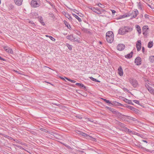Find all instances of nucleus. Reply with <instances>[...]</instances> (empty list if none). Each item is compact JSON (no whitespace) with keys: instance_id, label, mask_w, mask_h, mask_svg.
<instances>
[{"instance_id":"30","label":"nucleus","mask_w":154,"mask_h":154,"mask_svg":"<svg viewBox=\"0 0 154 154\" xmlns=\"http://www.w3.org/2000/svg\"><path fill=\"white\" fill-rule=\"evenodd\" d=\"M153 46V43L152 42L150 41L148 42V47L149 48H151Z\"/></svg>"},{"instance_id":"10","label":"nucleus","mask_w":154,"mask_h":154,"mask_svg":"<svg viewBox=\"0 0 154 154\" xmlns=\"http://www.w3.org/2000/svg\"><path fill=\"white\" fill-rule=\"evenodd\" d=\"M139 14V12L137 9H135L133 11L131 14H133L130 19L136 17Z\"/></svg>"},{"instance_id":"29","label":"nucleus","mask_w":154,"mask_h":154,"mask_svg":"<svg viewBox=\"0 0 154 154\" xmlns=\"http://www.w3.org/2000/svg\"><path fill=\"white\" fill-rule=\"evenodd\" d=\"M149 60L151 63H154V56H151L149 57Z\"/></svg>"},{"instance_id":"48","label":"nucleus","mask_w":154,"mask_h":154,"mask_svg":"<svg viewBox=\"0 0 154 154\" xmlns=\"http://www.w3.org/2000/svg\"><path fill=\"white\" fill-rule=\"evenodd\" d=\"M111 11L112 14L114 15L116 13V11L113 10H111Z\"/></svg>"},{"instance_id":"28","label":"nucleus","mask_w":154,"mask_h":154,"mask_svg":"<svg viewBox=\"0 0 154 154\" xmlns=\"http://www.w3.org/2000/svg\"><path fill=\"white\" fill-rule=\"evenodd\" d=\"M79 134L80 135L82 136L83 137H88V136H89L88 134L82 132H80V133H79Z\"/></svg>"},{"instance_id":"9","label":"nucleus","mask_w":154,"mask_h":154,"mask_svg":"<svg viewBox=\"0 0 154 154\" xmlns=\"http://www.w3.org/2000/svg\"><path fill=\"white\" fill-rule=\"evenodd\" d=\"M136 48L137 51H139L141 48V42L140 40H138L136 43Z\"/></svg>"},{"instance_id":"4","label":"nucleus","mask_w":154,"mask_h":154,"mask_svg":"<svg viewBox=\"0 0 154 154\" xmlns=\"http://www.w3.org/2000/svg\"><path fill=\"white\" fill-rule=\"evenodd\" d=\"M130 82L131 84L134 88L136 87L138 85L137 81L134 79H130Z\"/></svg>"},{"instance_id":"17","label":"nucleus","mask_w":154,"mask_h":154,"mask_svg":"<svg viewBox=\"0 0 154 154\" xmlns=\"http://www.w3.org/2000/svg\"><path fill=\"white\" fill-rule=\"evenodd\" d=\"M121 116H126L127 117V119H129L130 120H133L134 121H135L137 120V119H136L131 116H127L122 114Z\"/></svg>"},{"instance_id":"47","label":"nucleus","mask_w":154,"mask_h":154,"mask_svg":"<svg viewBox=\"0 0 154 154\" xmlns=\"http://www.w3.org/2000/svg\"><path fill=\"white\" fill-rule=\"evenodd\" d=\"M143 32V34L144 35H147V31H142Z\"/></svg>"},{"instance_id":"7","label":"nucleus","mask_w":154,"mask_h":154,"mask_svg":"<svg viewBox=\"0 0 154 154\" xmlns=\"http://www.w3.org/2000/svg\"><path fill=\"white\" fill-rule=\"evenodd\" d=\"M5 50L7 52L12 54H13V51L11 48L8 46H5L4 47Z\"/></svg>"},{"instance_id":"58","label":"nucleus","mask_w":154,"mask_h":154,"mask_svg":"<svg viewBox=\"0 0 154 154\" xmlns=\"http://www.w3.org/2000/svg\"><path fill=\"white\" fill-rule=\"evenodd\" d=\"M141 141H142V142H144L145 143H148V142L146 140H142Z\"/></svg>"},{"instance_id":"22","label":"nucleus","mask_w":154,"mask_h":154,"mask_svg":"<svg viewBox=\"0 0 154 154\" xmlns=\"http://www.w3.org/2000/svg\"><path fill=\"white\" fill-rule=\"evenodd\" d=\"M32 17L33 18H38L39 16H38V14L35 12H33L32 13Z\"/></svg>"},{"instance_id":"62","label":"nucleus","mask_w":154,"mask_h":154,"mask_svg":"<svg viewBox=\"0 0 154 154\" xmlns=\"http://www.w3.org/2000/svg\"><path fill=\"white\" fill-rule=\"evenodd\" d=\"M138 135L140 136L141 137L143 138V135Z\"/></svg>"},{"instance_id":"14","label":"nucleus","mask_w":154,"mask_h":154,"mask_svg":"<svg viewBox=\"0 0 154 154\" xmlns=\"http://www.w3.org/2000/svg\"><path fill=\"white\" fill-rule=\"evenodd\" d=\"M119 74L120 76H122L123 74V72L122 68L121 66H119L118 69Z\"/></svg>"},{"instance_id":"38","label":"nucleus","mask_w":154,"mask_h":154,"mask_svg":"<svg viewBox=\"0 0 154 154\" xmlns=\"http://www.w3.org/2000/svg\"><path fill=\"white\" fill-rule=\"evenodd\" d=\"M131 110L133 111L135 113H138L139 111V110L138 109H137L136 108H135L134 107H133V108Z\"/></svg>"},{"instance_id":"8","label":"nucleus","mask_w":154,"mask_h":154,"mask_svg":"<svg viewBox=\"0 0 154 154\" xmlns=\"http://www.w3.org/2000/svg\"><path fill=\"white\" fill-rule=\"evenodd\" d=\"M134 62L137 65H140L141 63V59L140 57H137L134 60Z\"/></svg>"},{"instance_id":"43","label":"nucleus","mask_w":154,"mask_h":154,"mask_svg":"<svg viewBox=\"0 0 154 154\" xmlns=\"http://www.w3.org/2000/svg\"><path fill=\"white\" fill-rule=\"evenodd\" d=\"M48 37L53 41L55 42V39L53 38L51 36H48Z\"/></svg>"},{"instance_id":"18","label":"nucleus","mask_w":154,"mask_h":154,"mask_svg":"<svg viewBox=\"0 0 154 154\" xmlns=\"http://www.w3.org/2000/svg\"><path fill=\"white\" fill-rule=\"evenodd\" d=\"M135 27L139 35H140L141 33V30L140 26L139 25H137L135 26Z\"/></svg>"},{"instance_id":"24","label":"nucleus","mask_w":154,"mask_h":154,"mask_svg":"<svg viewBox=\"0 0 154 154\" xmlns=\"http://www.w3.org/2000/svg\"><path fill=\"white\" fill-rule=\"evenodd\" d=\"M148 90L149 92L154 95V89L151 87V88H149Z\"/></svg>"},{"instance_id":"6","label":"nucleus","mask_w":154,"mask_h":154,"mask_svg":"<svg viewBox=\"0 0 154 154\" xmlns=\"http://www.w3.org/2000/svg\"><path fill=\"white\" fill-rule=\"evenodd\" d=\"M91 9L94 12L98 14H101L102 12L100 9L98 8L92 7L91 8Z\"/></svg>"},{"instance_id":"19","label":"nucleus","mask_w":154,"mask_h":154,"mask_svg":"<svg viewBox=\"0 0 154 154\" xmlns=\"http://www.w3.org/2000/svg\"><path fill=\"white\" fill-rule=\"evenodd\" d=\"M117 124L118 125L121 127L125 129H127L128 128L127 127H126L125 125L124 124L122 123L121 122H118Z\"/></svg>"},{"instance_id":"40","label":"nucleus","mask_w":154,"mask_h":154,"mask_svg":"<svg viewBox=\"0 0 154 154\" xmlns=\"http://www.w3.org/2000/svg\"><path fill=\"white\" fill-rule=\"evenodd\" d=\"M124 14L125 15V17H128L130 16L131 15V14L129 12H128L126 13V14Z\"/></svg>"},{"instance_id":"34","label":"nucleus","mask_w":154,"mask_h":154,"mask_svg":"<svg viewBox=\"0 0 154 154\" xmlns=\"http://www.w3.org/2000/svg\"><path fill=\"white\" fill-rule=\"evenodd\" d=\"M66 46L69 50H72V46L71 45L67 43L66 44Z\"/></svg>"},{"instance_id":"42","label":"nucleus","mask_w":154,"mask_h":154,"mask_svg":"<svg viewBox=\"0 0 154 154\" xmlns=\"http://www.w3.org/2000/svg\"><path fill=\"white\" fill-rule=\"evenodd\" d=\"M97 5L98 6H99V7H100V8H103L104 7V5L101 4L100 3H98Z\"/></svg>"},{"instance_id":"44","label":"nucleus","mask_w":154,"mask_h":154,"mask_svg":"<svg viewBox=\"0 0 154 154\" xmlns=\"http://www.w3.org/2000/svg\"><path fill=\"white\" fill-rule=\"evenodd\" d=\"M76 117L79 119H81L82 118V116L80 115H77L76 116Z\"/></svg>"},{"instance_id":"26","label":"nucleus","mask_w":154,"mask_h":154,"mask_svg":"<svg viewBox=\"0 0 154 154\" xmlns=\"http://www.w3.org/2000/svg\"><path fill=\"white\" fill-rule=\"evenodd\" d=\"M72 15L74 17H75L78 20L79 22L82 21V20L78 16L74 14H72Z\"/></svg>"},{"instance_id":"25","label":"nucleus","mask_w":154,"mask_h":154,"mask_svg":"<svg viewBox=\"0 0 154 154\" xmlns=\"http://www.w3.org/2000/svg\"><path fill=\"white\" fill-rule=\"evenodd\" d=\"M133 101L135 103L138 104L140 106H143V103H140L139 100H133Z\"/></svg>"},{"instance_id":"57","label":"nucleus","mask_w":154,"mask_h":154,"mask_svg":"<svg viewBox=\"0 0 154 154\" xmlns=\"http://www.w3.org/2000/svg\"><path fill=\"white\" fill-rule=\"evenodd\" d=\"M65 79H66V80H67L68 81H69V82H70V81L71 80V79L65 77Z\"/></svg>"},{"instance_id":"5","label":"nucleus","mask_w":154,"mask_h":154,"mask_svg":"<svg viewBox=\"0 0 154 154\" xmlns=\"http://www.w3.org/2000/svg\"><path fill=\"white\" fill-rule=\"evenodd\" d=\"M66 38L72 42H79V40L72 35H67L66 36Z\"/></svg>"},{"instance_id":"54","label":"nucleus","mask_w":154,"mask_h":154,"mask_svg":"<svg viewBox=\"0 0 154 154\" xmlns=\"http://www.w3.org/2000/svg\"><path fill=\"white\" fill-rule=\"evenodd\" d=\"M88 121H89V122H93L94 121L93 120H91V119H89V118H88Z\"/></svg>"},{"instance_id":"20","label":"nucleus","mask_w":154,"mask_h":154,"mask_svg":"<svg viewBox=\"0 0 154 154\" xmlns=\"http://www.w3.org/2000/svg\"><path fill=\"white\" fill-rule=\"evenodd\" d=\"M133 52L131 51L130 53L125 56V57L127 59H130L132 57Z\"/></svg>"},{"instance_id":"61","label":"nucleus","mask_w":154,"mask_h":154,"mask_svg":"<svg viewBox=\"0 0 154 154\" xmlns=\"http://www.w3.org/2000/svg\"><path fill=\"white\" fill-rule=\"evenodd\" d=\"M144 49H145L143 47L142 48V51L143 52H144Z\"/></svg>"},{"instance_id":"1","label":"nucleus","mask_w":154,"mask_h":154,"mask_svg":"<svg viewBox=\"0 0 154 154\" xmlns=\"http://www.w3.org/2000/svg\"><path fill=\"white\" fill-rule=\"evenodd\" d=\"M132 30V28L130 26H125L120 28L118 31V34L121 35H123L126 32H131Z\"/></svg>"},{"instance_id":"21","label":"nucleus","mask_w":154,"mask_h":154,"mask_svg":"<svg viewBox=\"0 0 154 154\" xmlns=\"http://www.w3.org/2000/svg\"><path fill=\"white\" fill-rule=\"evenodd\" d=\"M138 147L144 150V151H145L147 152H150V150L149 149H147L146 148H145L143 147L142 145H139Z\"/></svg>"},{"instance_id":"12","label":"nucleus","mask_w":154,"mask_h":154,"mask_svg":"<svg viewBox=\"0 0 154 154\" xmlns=\"http://www.w3.org/2000/svg\"><path fill=\"white\" fill-rule=\"evenodd\" d=\"M109 110L115 114L119 115L120 116L122 115V114L121 113L117 111L116 110L113 108H111Z\"/></svg>"},{"instance_id":"23","label":"nucleus","mask_w":154,"mask_h":154,"mask_svg":"<svg viewBox=\"0 0 154 154\" xmlns=\"http://www.w3.org/2000/svg\"><path fill=\"white\" fill-rule=\"evenodd\" d=\"M64 23L65 25H66V27L69 29H71V27L70 26V25L69 24L68 22L66 21V20L64 21Z\"/></svg>"},{"instance_id":"64","label":"nucleus","mask_w":154,"mask_h":154,"mask_svg":"<svg viewBox=\"0 0 154 154\" xmlns=\"http://www.w3.org/2000/svg\"><path fill=\"white\" fill-rule=\"evenodd\" d=\"M106 108H107L109 110L110 109H111V107H109L107 106V107H106Z\"/></svg>"},{"instance_id":"60","label":"nucleus","mask_w":154,"mask_h":154,"mask_svg":"<svg viewBox=\"0 0 154 154\" xmlns=\"http://www.w3.org/2000/svg\"><path fill=\"white\" fill-rule=\"evenodd\" d=\"M20 143L22 145H26V144L25 143H22V142H20Z\"/></svg>"},{"instance_id":"33","label":"nucleus","mask_w":154,"mask_h":154,"mask_svg":"<svg viewBox=\"0 0 154 154\" xmlns=\"http://www.w3.org/2000/svg\"><path fill=\"white\" fill-rule=\"evenodd\" d=\"M102 99L105 102H106V103H109V104H112L111 103V102L109 100H107L106 99H104V98H102Z\"/></svg>"},{"instance_id":"36","label":"nucleus","mask_w":154,"mask_h":154,"mask_svg":"<svg viewBox=\"0 0 154 154\" xmlns=\"http://www.w3.org/2000/svg\"><path fill=\"white\" fill-rule=\"evenodd\" d=\"M90 79L91 80H92V81H93L94 82H100V81L98 80H97V79H95V78H93V77H89Z\"/></svg>"},{"instance_id":"3","label":"nucleus","mask_w":154,"mask_h":154,"mask_svg":"<svg viewBox=\"0 0 154 154\" xmlns=\"http://www.w3.org/2000/svg\"><path fill=\"white\" fill-rule=\"evenodd\" d=\"M31 5L34 8H37L40 6V2L39 0H32L31 2Z\"/></svg>"},{"instance_id":"39","label":"nucleus","mask_w":154,"mask_h":154,"mask_svg":"<svg viewBox=\"0 0 154 154\" xmlns=\"http://www.w3.org/2000/svg\"><path fill=\"white\" fill-rule=\"evenodd\" d=\"M80 88L84 89H86V87L83 84L81 83V85L80 86Z\"/></svg>"},{"instance_id":"27","label":"nucleus","mask_w":154,"mask_h":154,"mask_svg":"<svg viewBox=\"0 0 154 154\" xmlns=\"http://www.w3.org/2000/svg\"><path fill=\"white\" fill-rule=\"evenodd\" d=\"M149 28L147 26H144L142 28V31H148V30Z\"/></svg>"},{"instance_id":"16","label":"nucleus","mask_w":154,"mask_h":154,"mask_svg":"<svg viewBox=\"0 0 154 154\" xmlns=\"http://www.w3.org/2000/svg\"><path fill=\"white\" fill-rule=\"evenodd\" d=\"M38 19L40 23L43 26L45 25V23L43 21V20L42 17V16H39L38 17Z\"/></svg>"},{"instance_id":"15","label":"nucleus","mask_w":154,"mask_h":154,"mask_svg":"<svg viewBox=\"0 0 154 154\" xmlns=\"http://www.w3.org/2000/svg\"><path fill=\"white\" fill-rule=\"evenodd\" d=\"M123 100L126 103H128L130 104L134 105V103H133L131 100H129L126 98H124Z\"/></svg>"},{"instance_id":"56","label":"nucleus","mask_w":154,"mask_h":154,"mask_svg":"<svg viewBox=\"0 0 154 154\" xmlns=\"http://www.w3.org/2000/svg\"><path fill=\"white\" fill-rule=\"evenodd\" d=\"M40 130L41 131H45V129H44L43 128H40Z\"/></svg>"},{"instance_id":"46","label":"nucleus","mask_w":154,"mask_h":154,"mask_svg":"<svg viewBox=\"0 0 154 154\" xmlns=\"http://www.w3.org/2000/svg\"><path fill=\"white\" fill-rule=\"evenodd\" d=\"M126 107L127 108H128L129 109H130L131 110L133 107L132 106H130V105H127L126 106Z\"/></svg>"},{"instance_id":"37","label":"nucleus","mask_w":154,"mask_h":154,"mask_svg":"<svg viewBox=\"0 0 154 154\" xmlns=\"http://www.w3.org/2000/svg\"><path fill=\"white\" fill-rule=\"evenodd\" d=\"M66 17L70 20H71L72 19V17L68 14H66Z\"/></svg>"},{"instance_id":"32","label":"nucleus","mask_w":154,"mask_h":154,"mask_svg":"<svg viewBox=\"0 0 154 154\" xmlns=\"http://www.w3.org/2000/svg\"><path fill=\"white\" fill-rule=\"evenodd\" d=\"M125 15L124 14L122 15H120L117 18V19L119 20V19H122L123 18H125Z\"/></svg>"},{"instance_id":"41","label":"nucleus","mask_w":154,"mask_h":154,"mask_svg":"<svg viewBox=\"0 0 154 154\" xmlns=\"http://www.w3.org/2000/svg\"><path fill=\"white\" fill-rule=\"evenodd\" d=\"M14 6L12 4H10L9 5V9L10 10L13 9L14 8Z\"/></svg>"},{"instance_id":"13","label":"nucleus","mask_w":154,"mask_h":154,"mask_svg":"<svg viewBox=\"0 0 154 154\" xmlns=\"http://www.w3.org/2000/svg\"><path fill=\"white\" fill-rule=\"evenodd\" d=\"M15 4L17 6H20L22 3L23 0H14Z\"/></svg>"},{"instance_id":"52","label":"nucleus","mask_w":154,"mask_h":154,"mask_svg":"<svg viewBox=\"0 0 154 154\" xmlns=\"http://www.w3.org/2000/svg\"><path fill=\"white\" fill-rule=\"evenodd\" d=\"M0 60L4 61H5V59L2 57L1 56H0Z\"/></svg>"},{"instance_id":"59","label":"nucleus","mask_w":154,"mask_h":154,"mask_svg":"<svg viewBox=\"0 0 154 154\" xmlns=\"http://www.w3.org/2000/svg\"><path fill=\"white\" fill-rule=\"evenodd\" d=\"M75 85H78V86H80V85H81V83H76L75 84Z\"/></svg>"},{"instance_id":"63","label":"nucleus","mask_w":154,"mask_h":154,"mask_svg":"<svg viewBox=\"0 0 154 154\" xmlns=\"http://www.w3.org/2000/svg\"><path fill=\"white\" fill-rule=\"evenodd\" d=\"M45 82L47 83H48L49 84L51 85H52L51 83H50L49 82H47V81H45Z\"/></svg>"},{"instance_id":"49","label":"nucleus","mask_w":154,"mask_h":154,"mask_svg":"<svg viewBox=\"0 0 154 154\" xmlns=\"http://www.w3.org/2000/svg\"><path fill=\"white\" fill-rule=\"evenodd\" d=\"M145 86L146 87V88L148 90V88H151V87L149 86V85L147 84H145Z\"/></svg>"},{"instance_id":"50","label":"nucleus","mask_w":154,"mask_h":154,"mask_svg":"<svg viewBox=\"0 0 154 154\" xmlns=\"http://www.w3.org/2000/svg\"><path fill=\"white\" fill-rule=\"evenodd\" d=\"M124 90L125 91H126L127 92H130L129 91L127 88H124Z\"/></svg>"},{"instance_id":"45","label":"nucleus","mask_w":154,"mask_h":154,"mask_svg":"<svg viewBox=\"0 0 154 154\" xmlns=\"http://www.w3.org/2000/svg\"><path fill=\"white\" fill-rule=\"evenodd\" d=\"M15 146L19 148L22 149V150H25L26 151L25 149L23 148L22 146H17V145H15Z\"/></svg>"},{"instance_id":"35","label":"nucleus","mask_w":154,"mask_h":154,"mask_svg":"<svg viewBox=\"0 0 154 154\" xmlns=\"http://www.w3.org/2000/svg\"><path fill=\"white\" fill-rule=\"evenodd\" d=\"M137 6H138V8L139 9H140L141 10H142V5L140 2H139L138 3Z\"/></svg>"},{"instance_id":"31","label":"nucleus","mask_w":154,"mask_h":154,"mask_svg":"<svg viewBox=\"0 0 154 154\" xmlns=\"http://www.w3.org/2000/svg\"><path fill=\"white\" fill-rule=\"evenodd\" d=\"M114 104L116 106H123V105L120 103L116 101H115L114 103Z\"/></svg>"},{"instance_id":"51","label":"nucleus","mask_w":154,"mask_h":154,"mask_svg":"<svg viewBox=\"0 0 154 154\" xmlns=\"http://www.w3.org/2000/svg\"><path fill=\"white\" fill-rule=\"evenodd\" d=\"M60 79H62L63 80H64V81H65V82H66V80H65V78H64L62 77H61V76H60Z\"/></svg>"},{"instance_id":"2","label":"nucleus","mask_w":154,"mask_h":154,"mask_svg":"<svg viewBox=\"0 0 154 154\" xmlns=\"http://www.w3.org/2000/svg\"><path fill=\"white\" fill-rule=\"evenodd\" d=\"M114 34L111 31H109L106 34V39L107 42L110 43L112 42L114 40Z\"/></svg>"},{"instance_id":"55","label":"nucleus","mask_w":154,"mask_h":154,"mask_svg":"<svg viewBox=\"0 0 154 154\" xmlns=\"http://www.w3.org/2000/svg\"><path fill=\"white\" fill-rule=\"evenodd\" d=\"M70 82H71L72 83H75L76 82V81L75 80L71 79Z\"/></svg>"},{"instance_id":"11","label":"nucleus","mask_w":154,"mask_h":154,"mask_svg":"<svg viewBox=\"0 0 154 154\" xmlns=\"http://www.w3.org/2000/svg\"><path fill=\"white\" fill-rule=\"evenodd\" d=\"M125 48V45L122 44H119L117 47V49L119 51L123 50Z\"/></svg>"},{"instance_id":"53","label":"nucleus","mask_w":154,"mask_h":154,"mask_svg":"<svg viewBox=\"0 0 154 154\" xmlns=\"http://www.w3.org/2000/svg\"><path fill=\"white\" fill-rule=\"evenodd\" d=\"M14 140L15 141V142L16 143H20V141H19L18 140Z\"/></svg>"}]
</instances>
